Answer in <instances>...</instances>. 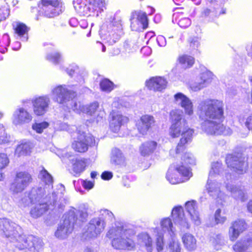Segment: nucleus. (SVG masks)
I'll use <instances>...</instances> for the list:
<instances>
[{
  "label": "nucleus",
  "mask_w": 252,
  "mask_h": 252,
  "mask_svg": "<svg viewBox=\"0 0 252 252\" xmlns=\"http://www.w3.org/2000/svg\"><path fill=\"white\" fill-rule=\"evenodd\" d=\"M202 130L208 135H229L232 130L221 124L224 119V104L221 100L207 98L201 100L197 107Z\"/></svg>",
  "instance_id": "nucleus-1"
},
{
  "label": "nucleus",
  "mask_w": 252,
  "mask_h": 252,
  "mask_svg": "<svg viewBox=\"0 0 252 252\" xmlns=\"http://www.w3.org/2000/svg\"><path fill=\"white\" fill-rule=\"evenodd\" d=\"M0 231L10 241L15 242V246L19 250H25L26 252H38L42 247V242L39 239L22 235L21 227L9 219H0Z\"/></svg>",
  "instance_id": "nucleus-2"
},
{
  "label": "nucleus",
  "mask_w": 252,
  "mask_h": 252,
  "mask_svg": "<svg viewBox=\"0 0 252 252\" xmlns=\"http://www.w3.org/2000/svg\"><path fill=\"white\" fill-rule=\"evenodd\" d=\"M171 125L169 128V135L172 138L181 135L179 142L175 149L170 151V155L178 157L186 149V145L192 140L194 133L193 129L190 128L187 120L183 117V112L179 110H173L170 113Z\"/></svg>",
  "instance_id": "nucleus-3"
},
{
  "label": "nucleus",
  "mask_w": 252,
  "mask_h": 252,
  "mask_svg": "<svg viewBox=\"0 0 252 252\" xmlns=\"http://www.w3.org/2000/svg\"><path fill=\"white\" fill-rule=\"evenodd\" d=\"M182 162L180 164L171 165L166 174V179L171 184H179L188 181L192 176L190 169L184 165H193L195 163V159L192 154L185 153L181 157Z\"/></svg>",
  "instance_id": "nucleus-4"
},
{
  "label": "nucleus",
  "mask_w": 252,
  "mask_h": 252,
  "mask_svg": "<svg viewBox=\"0 0 252 252\" xmlns=\"http://www.w3.org/2000/svg\"><path fill=\"white\" fill-rule=\"evenodd\" d=\"M64 191V187L62 184L59 185L57 190L52 192V196H50L49 199L34 204L35 205L30 212L31 216L34 218L40 217L48 210L49 204L59 211L63 210L67 202V198L63 196Z\"/></svg>",
  "instance_id": "nucleus-5"
},
{
  "label": "nucleus",
  "mask_w": 252,
  "mask_h": 252,
  "mask_svg": "<svg viewBox=\"0 0 252 252\" xmlns=\"http://www.w3.org/2000/svg\"><path fill=\"white\" fill-rule=\"evenodd\" d=\"M135 233L132 229L117 226L110 229L107 236L111 239L112 247L117 250H131L134 248Z\"/></svg>",
  "instance_id": "nucleus-6"
},
{
  "label": "nucleus",
  "mask_w": 252,
  "mask_h": 252,
  "mask_svg": "<svg viewBox=\"0 0 252 252\" xmlns=\"http://www.w3.org/2000/svg\"><path fill=\"white\" fill-rule=\"evenodd\" d=\"M63 219L55 233L56 237L61 239L66 238L73 230V225L77 220L74 210H70L65 214Z\"/></svg>",
  "instance_id": "nucleus-7"
},
{
  "label": "nucleus",
  "mask_w": 252,
  "mask_h": 252,
  "mask_svg": "<svg viewBox=\"0 0 252 252\" xmlns=\"http://www.w3.org/2000/svg\"><path fill=\"white\" fill-rule=\"evenodd\" d=\"M104 222L99 218H93L83 229L82 237L85 240L97 238L104 230Z\"/></svg>",
  "instance_id": "nucleus-8"
},
{
  "label": "nucleus",
  "mask_w": 252,
  "mask_h": 252,
  "mask_svg": "<svg viewBox=\"0 0 252 252\" xmlns=\"http://www.w3.org/2000/svg\"><path fill=\"white\" fill-rule=\"evenodd\" d=\"M45 189L42 187L32 188L29 191L24 194V196L21 199V202L24 206L31 204H37L38 202L48 200L52 194H48L45 197Z\"/></svg>",
  "instance_id": "nucleus-9"
},
{
  "label": "nucleus",
  "mask_w": 252,
  "mask_h": 252,
  "mask_svg": "<svg viewBox=\"0 0 252 252\" xmlns=\"http://www.w3.org/2000/svg\"><path fill=\"white\" fill-rule=\"evenodd\" d=\"M51 94L53 100L63 105L66 104L76 95L75 92L69 89L65 85H59L54 88Z\"/></svg>",
  "instance_id": "nucleus-10"
},
{
  "label": "nucleus",
  "mask_w": 252,
  "mask_h": 252,
  "mask_svg": "<svg viewBox=\"0 0 252 252\" xmlns=\"http://www.w3.org/2000/svg\"><path fill=\"white\" fill-rule=\"evenodd\" d=\"M42 14L47 18L58 16L64 10V6L60 0H42Z\"/></svg>",
  "instance_id": "nucleus-11"
},
{
  "label": "nucleus",
  "mask_w": 252,
  "mask_h": 252,
  "mask_svg": "<svg viewBox=\"0 0 252 252\" xmlns=\"http://www.w3.org/2000/svg\"><path fill=\"white\" fill-rule=\"evenodd\" d=\"M226 163L228 167L238 174H243L246 172L248 163L245 158L239 155H228L226 157Z\"/></svg>",
  "instance_id": "nucleus-12"
},
{
  "label": "nucleus",
  "mask_w": 252,
  "mask_h": 252,
  "mask_svg": "<svg viewBox=\"0 0 252 252\" xmlns=\"http://www.w3.org/2000/svg\"><path fill=\"white\" fill-rule=\"evenodd\" d=\"M32 181L31 174L27 172L17 173L14 182L11 185L10 190L15 193L22 192Z\"/></svg>",
  "instance_id": "nucleus-13"
},
{
  "label": "nucleus",
  "mask_w": 252,
  "mask_h": 252,
  "mask_svg": "<svg viewBox=\"0 0 252 252\" xmlns=\"http://www.w3.org/2000/svg\"><path fill=\"white\" fill-rule=\"evenodd\" d=\"M130 27L132 31H141L146 29L148 26L147 14L141 10L134 11L131 14Z\"/></svg>",
  "instance_id": "nucleus-14"
},
{
  "label": "nucleus",
  "mask_w": 252,
  "mask_h": 252,
  "mask_svg": "<svg viewBox=\"0 0 252 252\" xmlns=\"http://www.w3.org/2000/svg\"><path fill=\"white\" fill-rule=\"evenodd\" d=\"M50 99L48 95L36 97L32 99L33 111L36 116H42L48 110Z\"/></svg>",
  "instance_id": "nucleus-15"
},
{
  "label": "nucleus",
  "mask_w": 252,
  "mask_h": 252,
  "mask_svg": "<svg viewBox=\"0 0 252 252\" xmlns=\"http://www.w3.org/2000/svg\"><path fill=\"white\" fill-rule=\"evenodd\" d=\"M225 178L226 181H225V184L227 190L231 192L232 196L236 199L244 201L246 197L244 188L241 186H234L231 184L235 178L231 174H226Z\"/></svg>",
  "instance_id": "nucleus-16"
},
{
  "label": "nucleus",
  "mask_w": 252,
  "mask_h": 252,
  "mask_svg": "<svg viewBox=\"0 0 252 252\" xmlns=\"http://www.w3.org/2000/svg\"><path fill=\"white\" fill-rule=\"evenodd\" d=\"M212 179L208 178L206 188L210 196L217 200L218 204L223 205L226 198V195L220 190V185Z\"/></svg>",
  "instance_id": "nucleus-17"
},
{
  "label": "nucleus",
  "mask_w": 252,
  "mask_h": 252,
  "mask_svg": "<svg viewBox=\"0 0 252 252\" xmlns=\"http://www.w3.org/2000/svg\"><path fill=\"white\" fill-rule=\"evenodd\" d=\"M174 101L177 105L184 109L186 115L191 116L194 114L193 105L191 100L182 93L174 95Z\"/></svg>",
  "instance_id": "nucleus-18"
},
{
  "label": "nucleus",
  "mask_w": 252,
  "mask_h": 252,
  "mask_svg": "<svg viewBox=\"0 0 252 252\" xmlns=\"http://www.w3.org/2000/svg\"><path fill=\"white\" fill-rule=\"evenodd\" d=\"M95 144L94 137L91 135H81L72 144V148L79 153L86 152L89 146H93Z\"/></svg>",
  "instance_id": "nucleus-19"
},
{
  "label": "nucleus",
  "mask_w": 252,
  "mask_h": 252,
  "mask_svg": "<svg viewBox=\"0 0 252 252\" xmlns=\"http://www.w3.org/2000/svg\"><path fill=\"white\" fill-rule=\"evenodd\" d=\"M213 74L210 71L202 73L200 77L190 85L191 89L197 92L206 87L212 81Z\"/></svg>",
  "instance_id": "nucleus-20"
},
{
  "label": "nucleus",
  "mask_w": 252,
  "mask_h": 252,
  "mask_svg": "<svg viewBox=\"0 0 252 252\" xmlns=\"http://www.w3.org/2000/svg\"><path fill=\"white\" fill-rule=\"evenodd\" d=\"M32 119V115L25 109L19 108L13 113L12 121L15 125H21L30 122Z\"/></svg>",
  "instance_id": "nucleus-21"
},
{
  "label": "nucleus",
  "mask_w": 252,
  "mask_h": 252,
  "mask_svg": "<svg viewBox=\"0 0 252 252\" xmlns=\"http://www.w3.org/2000/svg\"><path fill=\"white\" fill-rule=\"evenodd\" d=\"M155 120L153 116L149 115H143L137 125L138 130L140 134L145 135L155 125Z\"/></svg>",
  "instance_id": "nucleus-22"
},
{
  "label": "nucleus",
  "mask_w": 252,
  "mask_h": 252,
  "mask_svg": "<svg viewBox=\"0 0 252 252\" xmlns=\"http://www.w3.org/2000/svg\"><path fill=\"white\" fill-rule=\"evenodd\" d=\"M172 217L174 223L179 225L181 229H188L189 225L184 217L183 209L182 207H176L172 210Z\"/></svg>",
  "instance_id": "nucleus-23"
},
{
  "label": "nucleus",
  "mask_w": 252,
  "mask_h": 252,
  "mask_svg": "<svg viewBox=\"0 0 252 252\" xmlns=\"http://www.w3.org/2000/svg\"><path fill=\"white\" fill-rule=\"evenodd\" d=\"M246 229V224L244 220H238L234 221L229 229L230 240L234 241L237 239L241 233Z\"/></svg>",
  "instance_id": "nucleus-24"
},
{
  "label": "nucleus",
  "mask_w": 252,
  "mask_h": 252,
  "mask_svg": "<svg viewBox=\"0 0 252 252\" xmlns=\"http://www.w3.org/2000/svg\"><path fill=\"white\" fill-rule=\"evenodd\" d=\"M167 85L166 80L161 77H152L146 82L147 87L151 90L161 91L165 89Z\"/></svg>",
  "instance_id": "nucleus-25"
},
{
  "label": "nucleus",
  "mask_w": 252,
  "mask_h": 252,
  "mask_svg": "<svg viewBox=\"0 0 252 252\" xmlns=\"http://www.w3.org/2000/svg\"><path fill=\"white\" fill-rule=\"evenodd\" d=\"M185 207L194 224L196 225H200L201 224V220L199 218V213L196 210V202L194 200L188 201L186 203Z\"/></svg>",
  "instance_id": "nucleus-26"
},
{
  "label": "nucleus",
  "mask_w": 252,
  "mask_h": 252,
  "mask_svg": "<svg viewBox=\"0 0 252 252\" xmlns=\"http://www.w3.org/2000/svg\"><path fill=\"white\" fill-rule=\"evenodd\" d=\"M128 118L120 114L113 115L112 119L110 122V127L114 132H117L121 126L125 123H127Z\"/></svg>",
  "instance_id": "nucleus-27"
},
{
  "label": "nucleus",
  "mask_w": 252,
  "mask_h": 252,
  "mask_svg": "<svg viewBox=\"0 0 252 252\" xmlns=\"http://www.w3.org/2000/svg\"><path fill=\"white\" fill-rule=\"evenodd\" d=\"M183 244L189 251L194 250L196 248V240L191 234L186 233L182 237Z\"/></svg>",
  "instance_id": "nucleus-28"
},
{
  "label": "nucleus",
  "mask_w": 252,
  "mask_h": 252,
  "mask_svg": "<svg viewBox=\"0 0 252 252\" xmlns=\"http://www.w3.org/2000/svg\"><path fill=\"white\" fill-rule=\"evenodd\" d=\"M125 161V158L121 151L117 149L114 148L112 150L111 162L115 165H120Z\"/></svg>",
  "instance_id": "nucleus-29"
},
{
  "label": "nucleus",
  "mask_w": 252,
  "mask_h": 252,
  "mask_svg": "<svg viewBox=\"0 0 252 252\" xmlns=\"http://www.w3.org/2000/svg\"><path fill=\"white\" fill-rule=\"evenodd\" d=\"M157 143L154 141H149L144 143L140 148L141 154L145 156L153 153L156 149Z\"/></svg>",
  "instance_id": "nucleus-30"
},
{
  "label": "nucleus",
  "mask_w": 252,
  "mask_h": 252,
  "mask_svg": "<svg viewBox=\"0 0 252 252\" xmlns=\"http://www.w3.org/2000/svg\"><path fill=\"white\" fill-rule=\"evenodd\" d=\"M31 149L32 146L29 143H22L17 147L15 154L18 157L25 156L31 153Z\"/></svg>",
  "instance_id": "nucleus-31"
},
{
  "label": "nucleus",
  "mask_w": 252,
  "mask_h": 252,
  "mask_svg": "<svg viewBox=\"0 0 252 252\" xmlns=\"http://www.w3.org/2000/svg\"><path fill=\"white\" fill-rule=\"evenodd\" d=\"M97 218L103 220L104 227L106 223L112 222L115 220L113 214L106 209L101 210L100 211L99 217Z\"/></svg>",
  "instance_id": "nucleus-32"
},
{
  "label": "nucleus",
  "mask_w": 252,
  "mask_h": 252,
  "mask_svg": "<svg viewBox=\"0 0 252 252\" xmlns=\"http://www.w3.org/2000/svg\"><path fill=\"white\" fill-rule=\"evenodd\" d=\"M72 160L73 171L76 174H80L84 171L86 167V163L84 160L81 159H74Z\"/></svg>",
  "instance_id": "nucleus-33"
},
{
  "label": "nucleus",
  "mask_w": 252,
  "mask_h": 252,
  "mask_svg": "<svg viewBox=\"0 0 252 252\" xmlns=\"http://www.w3.org/2000/svg\"><path fill=\"white\" fill-rule=\"evenodd\" d=\"M15 32L18 36L23 38L22 40L27 41L28 40V28L23 23H18L15 28Z\"/></svg>",
  "instance_id": "nucleus-34"
},
{
  "label": "nucleus",
  "mask_w": 252,
  "mask_h": 252,
  "mask_svg": "<svg viewBox=\"0 0 252 252\" xmlns=\"http://www.w3.org/2000/svg\"><path fill=\"white\" fill-rule=\"evenodd\" d=\"M139 240L145 245L148 252L152 251V240L149 234L146 233L140 234L139 235Z\"/></svg>",
  "instance_id": "nucleus-35"
},
{
  "label": "nucleus",
  "mask_w": 252,
  "mask_h": 252,
  "mask_svg": "<svg viewBox=\"0 0 252 252\" xmlns=\"http://www.w3.org/2000/svg\"><path fill=\"white\" fill-rule=\"evenodd\" d=\"M223 171L222 163L217 161L212 163L211 169L209 174V178L213 179L216 175H219Z\"/></svg>",
  "instance_id": "nucleus-36"
},
{
  "label": "nucleus",
  "mask_w": 252,
  "mask_h": 252,
  "mask_svg": "<svg viewBox=\"0 0 252 252\" xmlns=\"http://www.w3.org/2000/svg\"><path fill=\"white\" fill-rule=\"evenodd\" d=\"M38 177L46 185L50 186L52 185L53 182V177L45 169H43L40 171Z\"/></svg>",
  "instance_id": "nucleus-37"
},
{
  "label": "nucleus",
  "mask_w": 252,
  "mask_h": 252,
  "mask_svg": "<svg viewBox=\"0 0 252 252\" xmlns=\"http://www.w3.org/2000/svg\"><path fill=\"white\" fill-rule=\"evenodd\" d=\"M202 14L205 17H208L211 21H213L215 18L219 17L217 7H214L204 9Z\"/></svg>",
  "instance_id": "nucleus-38"
},
{
  "label": "nucleus",
  "mask_w": 252,
  "mask_h": 252,
  "mask_svg": "<svg viewBox=\"0 0 252 252\" xmlns=\"http://www.w3.org/2000/svg\"><path fill=\"white\" fill-rule=\"evenodd\" d=\"M161 226L164 231L167 230L169 234H174V228L171 220L169 218L163 219L160 222Z\"/></svg>",
  "instance_id": "nucleus-39"
},
{
  "label": "nucleus",
  "mask_w": 252,
  "mask_h": 252,
  "mask_svg": "<svg viewBox=\"0 0 252 252\" xmlns=\"http://www.w3.org/2000/svg\"><path fill=\"white\" fill-rule=\"evenodd\" d=\"M171 240L168 244L169 249L171 252H179L180 251V244L175 236V234H171Z\"/></svg>",
  "instance_id": "nucleus-40"
},
{
  "label": "nucleus",
  "mask_w": 252,
  "mask_h": 252,
  "mask_svg": "<svg viewBox=\"0 0 252 252\" xmlns=\"http://www.w3.org/2000/svg\"><path fill=\"white\" fill-rule=\"evenodd\" d=\"M178 61L184 67H190L194 63V58L192 57L187 55L180 56L178 59Z\"/></svg>",
  "instance_id": "nucleus-41"
},
{
  "label": "nucleus",
  "mask_w": 252,
  "mask_h": 252,
  "mask_svg": "<svg viewBox=\"0 0 252 252\" xmlns=\"http://www.w3.org/2000/svg\"><path fill=\"white\" fill-rule=\"evenodd\" d=\"M111 24L113 27H116V30L118 32V33L116 34V38L113 39V41L115 43L116 41L120 38L122 33V21L120 19H117L116 18H115L112 22Z\"/></svg>",
  "instance_id": "nucleus-42"
},
{
  "label": "nucleus",
  "mask_w": 252,
  "mask_h": 252,
  "mask_svg": "<svg viewBox=\"0 0 252 252\" xmlns=\"http://www.w3.org/2000/svg\"><path fill=\"white\" fill-rule=\"evenodd\" d=\"M100 87L103 91L110 92L113 89L114 84L109 80L104 79L100 82Z\"/></svg>",
  "instance_id": "nucleus-43"
},
{
  "label": "nucleus",
  "mask_w": 252,
  "mask_h": 252,
  "mask_svg": "<svg viewBox=\"0 0 252 252\" xmlns=\"http://www.w3.org/2000/svg\"><path fill=\"white\" fill-rule=\"evenodd\" d=\"M48 123L46 122H43L33 124L32 127L36 132L41 133L43 132V130L48 127Z\"/></svg>",
  "instance_id": "nucleus-44"
},
{
  "label": "nucleus",
  "mask_w": 252,
  "mask_h": 252,
  "mask_svg": "<svg viewBox=\"0 0 252 252\" xmlns=\"http://www.w3.org/2000/svg\"><path fill=\"white\" fill-rule=\"evenodd\" d=\"M9 136L5 132L2 125H0V144L7 143L9 141Z\"/></svg>",
  "instance_id": "nucleus-45"
},
{
  "label": "nucleus",
  "mask_w": 252,
  "mask_h": 252,
  "mask_svg": "<svg viewBox=\"0 0 252 252\" xmlns=\"http://www.w3.org/2000/svg\"><path fill=\"white\" fill-rule=\"evenodd\" d=\"M47 59L54 63H58L61 60V55L58 52H54L47 56Z\"/></svg>",
  "instance_id": "nucleus-46"
},
{
  "label": "nucleus",
  "mask_w": 252,
  "mask_h": 252,
  "mask_svg": "<svg viewBox=\"0 0 252 252\" xmlns=\"http://www.w3.org/2000/svg\"><path fill=\"white\" fill-rule=\"evenodd\" d=\"M157 238L156 240V245L157 249L158 252L161 251L163 249L164 246V241H163V234L161 232H158L157 234Z\"/></svg>",
  "instance_id": "nucleus-47"
},
{
  "label": "nucleus",
  "mask_w": 252,
  "mask_h": 252,
  "mask_svg": "<svg viewBox=\"0 0 252 252\" xmlns=\"http://www.w3.org/2000/svg\"><path fill=\"white\" fill-rule=\"evenodd\" d=\"M226 220V218L225 216H221V210L218 209L216 210L215 213V220L216 224L223 223Z\"/></svg>",
  "instance_id": "nucleus-48"
},
{
  "label": "nucleus",
  "mask_w": 252,
  "mask_h": 252,
  "mask_svg": "<svg viewBox=\"0 0 252 252\" xmlns=\"http://www.w3.org/2000/svg\"><path fill=\"white\" fill-rule=\"evenodd\" d=\"M9 160L7 155L4 154H0V171L7 166Z\"/></svg>",
  "instance_id": "nucleus-49"
},
{
  "label": "nucleus",
  "mask_w": 252,
  "mask_h": 252,
  "mask_svg": "<svg viewBox=\"0 0 252 252\" xmlns=\"http://www.w3.org/2000/svg\"><path fill=\"white\" fill-rule=\"evenodd\" d=\"M99 104L97 102H94L86 107V112L91 115L96 111L98 108Z\"/></svg>",
  "instance_id": "nucleus-50"
},
{
  "label": "nucleus",
  "mask_w": 252,
  "mask_h": 252,
  "mask_svg": "<svg viewBox=\"0 0 252 252\" xmlns=\"http://www.w3.org/2000/svg\"><path fill=\"white\" fill-rule=\"evenodd\" d=\"M191 20L189 18H183L178 21L179 26L182 28H187L191 25Z\"/></svg>",
  "instance_id": "nucleus-51"
},
{
  "label": "nucleus",
  "mask_w": 252,
  "mask_h": 252,
  "mask_svg": "<svg viewBox=\"0 0 252 252\" xmlns=\"http://www.w3.org/2000/svg\"><path fill=\"white\" fill-rule=\"evenodd\" d=\"M247 245H245L243 240L238 241L233 246V250L236 252H242L246 250Z\"/></svg>",
  "instance_id": "nucleus-52"
},
{
  "label": "nucleus",
  "mask_w": 252,
  "mask_h": 252,
  "mask_svg": "<svg viewBox=\"0 0 252 252\" xmlns=\"http://www.w3.org/2000/svg\"><path fill=\"white\" fill-rule=\"evenodd\" d=\"M213 243L214 244L216 247L217 245L222 246L224 244V241L223 237L220 235L218 234L216 236V238L213 239Z\"/></svg>",
  "instance_id": "nucleus-53"
},
{
  "label": "nucleus",
  "mask_w": 252,
  "mask_h": 252,
  "mask_svg": "<svg viewBox=\"0 0 252 252\" xmlns=\"http://www.w3.org/2000/svg\"><path fill=\"white\" fill-rule=\"evenodd\" d=\"M71 109L75 112L79 113L81 111L85 110V107L81 106L80 102H74L73 104L71 106Z\"/></svg>",
  "instance_id": "nucleus-54"
},
{
  "label": "nucleus",
  "mask_w": 252,
  "mask_h": 252,
  "mask_svg": "<svg viewBox=\"0 0 252 252\" xmlns=\"http://www.w3.org/2000/svg\"><path fill=\"white\" fill-rule=\"evenodd\" d=\"M78 214L79 215V220L81 221H85L86 220L88 214L86 210L79 211Z\"/></svg>",
  "instance_id": "nucleus-55"
},
{
  "label": "nucleus",
  "mask_w": 252,
  "mask_h": 252,
  "mask_svg": "<svg viewBox=\"0 0 252 252\" xmlns=\"http://www.w3.org/2000/svg\"><path fill=\"white\" fill-rule=\"evenodd\" d=\"M157 41L159 46L164 47L166 44L165 38L162 35H158L157 37Z\"/></svg>",
  "instance_id": "nucleus-56"
},
{
  "label": "nucleus",
  "mask_w": 252,
  "mask_h": 252,
  "mask_svg": "<svg viewBox=\"0 0 252 252\" xmlns=\"http://www.w3.org/2000/svg\"><path fill=\"white\" fill-rule=\"evenodd\" d=\"M113 177V174L111 172L104 171L101 174V178L105 180H109Z\"/></svg>",
  "instance_id": "nucleus-57"
},
{
  "label": "nucleus",
  "mask_w": 252,
  "mask_h": 252,
  "mask_svg": "<svg viewBox=\"0 0 252 252\" xmlns=\"http://www.w3.org/2000/svg\"><path fill=\"white\" fill-rule=\"evenodd\" d=\"M57 128L60 130L69 131V126L65 123H60Z\"/></svg>",
  "instance_id": "nucleus-58"
},
{
  "label": "nucleus",
  "mask_w": 252,
  "mask_h": 252,
  "mask_svg": "<svg viewBox=\"0 0 252 252\" xmlns=\"http://www.w3.org/2000/svg\"><path fill=\"white\" fill-rule=\"evenodd\" d=\"M82 185L85 189H92L94 187L93 183L91 181H83Z\"/></svg>",
  "instance_id": "nucleus-59"
},
{
  "label": "nucleus",
  "mask_w": 252,
  "mask_h": 252,
  "mask_svg": "<svg viewBox=\"0 0 252 252\" xmlns=\"http://www.w3.org/2000/svg\"><path fill=\"white\" fill-rule=\"evenodd\" d=\"M94 6L96 8L98 7L99 9L102 10V7L104 6V3L102 0H95L94 1ZM96 10V8L95 9Z\"/></svg>",
  "instance_id": "nucleus-60"
},
{
  "label": "nucleus",
  "mask_w": 252,
  "mask_h": 252,
  "mask_svg": "<svg viewBox=\"0 0 252 252\" xmlns=\"http://www.w3.org/2000/svg\"><path fill=\"white\" fill-rule=\"evenodd\" d=\"M243 242L244 245H247V247H246V250L249 247H252V239H248L247 240H243Z\"/></svg>",
  "instance_id": "nucleus-61"
},
{
  "label": "nucleus",
  "mask_w": 252,
  "mask_h": 252,
  "mask_svg": "<svg viewBox=\"0 0 252 252\" xmlns=\"http://www.w3.org/2000/svg\"><path fill=\"white\" fill-rule=\"evenodd\" d=\"M199 45V42L197 39H193L190 43V46L195 49L198 47Z\"/></svg>",
  "instance_id": "nucleus-62"
},
{
  "label": "nucleus",
  "mask_w": 252,
  "mask_h": 252,
  "mask_svg": "<svg viewBox=\"0 0 252 252\" xmlns=\"http://www.w3.org/2000/svg\"><path fill=\"white\" fill-rule=\"evenodd\" d=\"M217 9L218 11L219 17L221 14H224L226 13V9L224 8H219L217 7Z\"/></svg>",
  "instance_id": "nucleus-63"
},
{
  "label": "nucleus",
  "mask_w": 252,
  "mask_h": 252,
  "mask_svg": "<svg viewBox=\"0 0 252 252\" xmlns=\"http://www.w3.org/2000/svg\"><path fill=\"white\" fill-rule=\"evenodd\" d=\"M67 73L70 75V76H72L75 72V69H73L72 68H67Z\"/></svg>",
  "instance_id": "nucleus-64"
}]
</instances>
